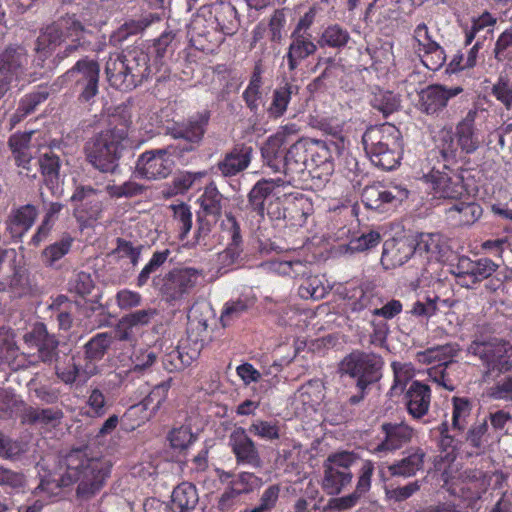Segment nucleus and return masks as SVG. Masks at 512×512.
I'll return each mask as SVG.
<instances>
[{"label":"nucleus","mask_w":512,"mask_h":512,"mask_svg":"<svg viewBox=\"0 0 512 512\" xmlns=\"http://www.w3.org/2000/svg\"><path fill=\"white\" fill-rule=\"evenodd\" d=\"M65 472L55 480L56 487H68L78 483L77 496L90 499L104 485L110 474V464L95 458H88L84 450H71L63 459Z\"/></svg>","instance_id":"obj_1"},{"label":"nucleus","mask_w":512,"mask_h":512,"mask_svg":"<svg viewBox=\"0 0 512 512\" xmlns=\"http://www.w3.org/2000/svg\"><path fill=\"white\" fill-rule=\"evenodd\" d=\"M362 144L375 166L390 171L400 164L404 144L395 125L384 123L368 127L362 136Z\"/></svg>","instance_id":"obj_2"},{"label":"nucleus","mask_w":512,"mask_h":512,"mask_svg":"<svg viewBox=\"0 0 512 512\" xmlns=\"http://www.w3.org/2000/svg\"><path fill=\"white\" fill-rule=\"evenodd\" d=\"M477 115L476 108L470 109L456 124L455 130L452 125H445L437 132L434 137L435 148L445 162H456L459 151L472 154L479 148L480 141L475 128Z\"/></svg>","instance_id":"obj_3"},{"label":"nucleus","mask_w":512,"mask_h":512,"mask_svg":"<svg viewBox=\"0 0 512 512\" xmlns=\"http://www.w3.org/2000/svg\"><path fill=\"white\" fill-rule=\"evenodd\" d=\"M127 144L124 128L114 126L102 130L86 141V160L101 173L113 174L119 167V160Z\"/></svg>","instance_id":"obj_4"},{"label":"nucleus","mask_w":512,"mask_h":512,"mask_svg":"<svg viewBox=\"0 0 512 512\" xmlns=\"http://www.w3.org/2000/svg\"><path fill=\"white\" fill-rule=\"evenodd\" d=\"M105 73L112 87L132 90L149 75L148 55L139 50L110 55Z\"/></svg>","instance_id":"obj_5"},{"label":"nucleus","mask_w":512,"mask_h":512,"mask_svg":"<svg viewBox=\"0 0 512 512\" xmlns=\"http://www.w3.org/2000/svg\"><path fill=\"white\" fill-rule=\"evenodd\" d=\"M466 351L480 360L484 377L497 378L512 371V344L506 340L475 336Z\"/></svg>","instance_id":"obj_6"},{"label":"nucleus","mask_w":512,"mask_h":512,"mask_svg":"<svg viewBox=\"0 0 512 512\" xmlns=\"http://www.w3.org/2000/svg\"><path fill=\"white\" fill-rule=\"evenodd\" d=\"M209 111H203L190 116L181 122H172L165 126V134L177 141L162 148V158H182L186 153L192 152L202 141L209 123Z\"/></svg>","instance_id":"obj_7"},{"label":"nucleus","mask_w":512,"mask_h":512,"mask_svg":"<svg viewBox=\"0 0 512 512\" xmlns=\"http://www.w3.org/2000/svg\"><path fill=\"white\" fill-rule=\"evenodd\" d=\"M84 31L82 23L76 19H63L47 26L37 37L30 71L38 73L43 64L66 42L69 35L79 36Z\"/></svg>","instance_id":"obj_8"},{"label":"nucleus","mask_w":512,"mask_h":512,"mask_svg":"<svg viewBox=\"0 0 512 512\" xmlns=\"http://www.w3.org/2000/svg\"><path fill=\"white\" fill-rule=\"evenodd\" d=\"M453 162L437 160L431 169L423 175L424 183L434 198L459 200L468 194L461 171L451 167Z\"/></svg>","instance_id":"obj_9"},{"label":"nucleus","mask_w":512,"mask_h":512,"mask_svg":"<svg viewBox=\"0 0 512 512\" xmlns=\"http://www.w3.org/2000/svg\"><path fill=\"white\" fill-rule=\"evenodd\" d=\"M383 360L375 353L352 351L340 364V370L356 379L357 389H367L382 377Z\"/></svg>","instance_id":"obj_10"},{"label":"nucleus","mask_w":512,"mask_h":512,"mask_svg":"<svg viewBox=\"0 0 512 512\" xmlns=\"http://www.w3.org/2000/svg\"><path fill=\"white\" fill-rule=\"evenodd\" d=\"M416 436V430L405 421H385L379 426L376 441L368 444V451L383 458L410 444Z\"/></svg>","instance_id":"obj_11"},{"label":"nucleus","mask_w":512,"mask_h":512,"mask_svg":"<svg viewBox=\"0 0 512 512\" xmlns=\"http://www.w3.org/2000/svg\"><path fill=\"white\" fill-rule=\"evenodd\" d=\"M29 54L19 44L8 45L0 53V99L12 88L14 82L27 80Z\"/></svg>","instance_id":"obj_12"},{"label":"nucleus","mask_w":512,"mask_h":512,"mask_svg":"<svg viewBox=\"0 0 512 512\" xmlns=\"http://www.w3.org/2000/svg\"><path fill=\"white\" fill-rule=\"evenodd\" d=\"M63 77L74 81L80 103L91 102L99 92L100 65L87 56L77 60Z\"/></svg>","instance_id":"obj_13"},{"label":"nucleus","mask_w":512,"mask_h":512,"mask_svg":"<svg viewBox=\"0 0 512 512\" xmlns=\"http://www.w3.org/2000/svg\"><path fill=\"white\" fill-rule=\"evenodd\" d=\"M198 272L193 268L174 269L162 279V300L170 307L168 314L172 316L180 311L182 299L194 287Z\"/></svg>","instance_id":"obj_14"},{"label":"nucleus","mask_w":512,"mask_h":512,"mask_svg":"<svg viewBox=\"0 0 512 512\" xmlns=\"http://www.w3.org/2000/svg\"><path fill=\"white\" fill-rule=\"evenodd\" d=\"M344 147L339 143L308 138V173L313 178L327 181L335 170V157Z\"/></svg>","instance_id":"obj_15"},{"label":"nucleus","mask_w":512,"mask_h":512,"mask_svg":"<svg viewBox=\"0 0 512 512\" xmlns=\"http://www.w3.org/2000/svg\"><path fill=\"white\" fill-rule=\"evenodd\" d=\"M353 452L343 451L330 455L325 462L323 479L324 490L331 495L338 494L351 483V466L356 461Z\"/></svg>","instance_id":"obj_16"},{"label":"nucleus","mask_w":512,"mask_h":512,"mask_svg":"<svg viewBox=\"0 0 512 512\" xmlns=\"http://www.w3.org/2000/svg\"><path fill=\"white\" fill-rule=\"evenodd\" d=\"M409 196L405 187L397 184H384L381 182L366 186L362 192L363 204L371 210L380 213L396 208Z\"/></svg>","instance_id":"obj_17"},{"label":"nucleus","mask_w":512,"mask_h":512,"mask_svg":"<svg viewBox=\"0 0 512 512\" xmlns=\"http://www.w3.org/2000/svg\"><path fill=\"white\" fill-rule=\"evenodd\" d=\"M207 7L202 6L197 15L191 21L188 34L193 47L203 52H213L224 41L222 33L212 22V18H206Z\"/></svg>","instance_id":"obj_18"},{"label":"nucleus","mask_w":512,"mask_h":512,"mask_svg":"<svg viewBox=\"0 0 512 512\" xmlns=\"http://www.w3.org/2000/svg\"><path fill=\"white\" fill-rule=\"evenodd\" d=\"M413 39L417 43L416 52L421 57L423 65L431 71L442 68L446 62L445 50L432 38L425 23L415 27Z\"/></svg>","instance_id":"obj_19"},{"label":"nucleus","mask_w":512,"mask_h":512,"mask_svg":"<svg viewBox=\"0 0 512 512\" xmlns=\"http://www.w3.org/2000/svg\"><path fill=\"white\" fill-rule=\"evenodd\" d=\"M23 341L30 347L37 349V355L44 364H52L59 358V340L48 332L42 322L35 323L31 330L23 335Z\"/></svg>","instance_id":"obj_20"},{"label":"nucleus","mask_w":512,"mask_h":512,"mask_svg":"<svg viewBox=\"0 0 512 512\" xmlns=\"http://www.w3.org/2000/svg\"><path fill=\"white\" fill-rule=\"evenodd\" d=\"M340 295L345 301L346 308L351 313L368 311L372 314L379 297L375 288L365 282L346 283L342 288Z\"/></svg>","instance_id":"obj_21"},{"label":"nucleus","mask_w":512,"mask_h":512,"mask_svg":"<svg viewBox=\"0 0 512 512\" xmlns=\"http://www.w3.org/2000/svg\"><path fill=\"white\" fill-rule=\"evenodd\" d=\"M462 92L461 86L430 84L419 92V109L427 115H439L447 107L449 100Z\"/></svg>","instance_id":"obj_22"},{"label":"nucleus","mask_w":512,"mask_h":512,"mask_svg":"<svg viewBox=\"0 0 512 512\" xmlns=\"http://www.w3.org/2000/svg\"><path fill=\"white\" fill-rule=\"evenodd\" d=\"M112 345V334L107 332L97 333L90 338L83 346L82 374L90 378L97 375L100 369L97 365Z\"/></svg>","instance_id":"obj_23"},{"label":"nucleus","mask_w":512,"mask_h":512,"mask_svg":"<svg viewBox=\"0 0 512 512\" xmlns=\"http://www.w3.org/2000/svg\"><path fill=\"white\" fill-rule=\"evenodd\" d=\"M305 171H308V138H301L290 144L286 154L285 164L281 171L288 177V180H285V185L300 180Z\"/></svg>","instance_id":"obj_24"},{"label":"nucleus","mask_w":512,"mask_h":512,"mask_svg":"<svg viewBox=\"0 0 512 512\" xmlns=\"http://www.w3.org/2000/svg\"><path fill=\"white\" fill-rule=\"evenodd\" d=\"M253 148L239 143L226 152L216 167L223 177H233L246 170L252 160Z\"/></svg>","instance_id":"obj_25"},{"label":"nucleus","mask_w":512,"mask_h":512,"mask_svg":"<svg viewBox=\"0 0 512 512\" xmlns=\"http://www.w3.org/2000/svg\"><path fill=\"white\" fill-rule=\"evenodd\" d=\"M317 44L314 42L312 35H304L291 32L290 42L283 60L287 62L289 72L297 70L299 65L314 55L317 51Z\"/></svg>","instance_id":"obj_26"},{"label":"nucleus","mask_w":512,"mask_h":512,"mask_svg":"<svg viewBox=\"0 0 512 512\" xmlns=\"http://www.w3.org/2000/svg\"><path fill=\"white\" fill-rule=\"evenodd\" d=\"M206 7V5H204ZM207 14L212 18V22L219 32L225 38L226 35H234L240 26V20L236 8L229 2H216L207 5Z\"/></svg>","instance_id":"obj_27"},{"label":"nucleus","mask_w":512,"mask_h":512,"mask_svg":"<svg viewBox=\"0 0 512 512\" xmlns=\"http://www.w3.org/2000/svg\"><path fill=\"white\" fill-rule=\"evenodd\" d=\"M445 218L454 227L471 226L483 215L482 206L475 201L455 200V203L445 208Z\"/></svg>","instance_id":"obj_28"},{"label":"nucleus","mask_w":512,"mask_h":512,"mask_svg":"<svg viewBox=\"0 0 512 512\" xmlns=\"http://www.w3.org/2000/svg\"><path fill=\"white\" fill-rule=\"evenodd\" d=\"M230 446L238 464H248L254 468L261 467V458L255 443L243 428L231 433Z\"/></svg>","instance_id":"obj_29"},{"label":"nucleus","mask_w":512,"mask_h":512,"mask_svg":"<svg viewBox=\"0 0 512 512\" xmlns=\"http://www.w3.org/2000/svg\"><path fill=\"white\" fill-rule=\"evenodd\" d=\"M197 342L191 346L189 340L181 341L177 347L167 352L162 357V366L169 372L181 371L190 366L200 355Z\"/></svg>","instance_id":"obj_30"},{"label":"nucleus","mask_w":512,"mask_h":512,"mask_svg":"<svg viewBox=\"0 0 512 512\" xmlns=\"http://www.w3.org/2000/svg\"><path fill=\"white\" fill-rule=\"evenodd\" d=\"M82 47L80 39L77 37L70 44L62 46L56 51L50 58L43 64L42 69H38L36 72H27L28 82H35L41 78L49 76L54 70L59 67L66 66L70 59L75 58L76 53Z\"/></svg>","instance_id":"obj_31"},{"label":"nucleus","mask_w":512,"mask_h":512,"mask_svg":"<svg viewBox=\"0 0 512 512\" xmlns=\"http://www.w3.org/2000/svg\"><path fill=\"white\" fill-rule=\"evenodd\" d=\"M64 413L60 408H40L24 403L21 422L29 426L57 427L61 424Z\"/></svg>","instance_id":"obj_32"},{"label":"nucleus","mask_w":512,"mask_h":512,"mask_svg":"<svg viewBox=\"0 0 512 512\" xmlns=\"http://www.w3.org/2000/svg\"><path fill=\"white\" fill-rule=\"evenodd\" d=\"M406 408L413 419H421L428 413L431 402V389L427 384L413 381L406 395Z\"/></svg>","instance_id":"obj_33"},{"label":"nucleus","mask_w":512,"mask_h":512,"mask_svg":"<svg viewBox=\"0 0 512 512\" xmlns=\"http://www.w3.org/2000/svg\"><path fill=\"white\" fill-rule=\"evenodd\" d=\"M426 453L419 447H411L406 456L388 466V472L393 477L409 478L423 470Z\"/></svg>","instance_id":"obj_34"},{"label":"nucleus","mask_w":512,"mask_h":512,"mask_svg":"<svg viewBox=\"0 0 512 512\" xmlns=\"http://www.w3.org/2000/svg\"><path fill=\"white\" fill-rule=\"evenodd\" d=\"M285 186V180L282 178L277 179H261L253 186L248 194V205L252 212L263 218L265 215V202L266 199L276 194V189Z\"/></svg>","instance_id":"obj_35"},{"label":"nucleus","mask_w":512,"mask_h":512,"mask_svg":"<svg viewBox=\"0 0 512 512\" xmlns=\"http://www.w3.org/2000/svg\"><path fill=\"white\" fill-rule=\"evenodd\" d=\"M300 87L290 81L279 84L272 92L271 102L266 108L270 119L277 120L285 115L293 96L299 94Z\"/></svg>","instance_id":"obj_36"},{"label":"nucleus","mask_w":512,"mask_h":512,"mask_svg":"<svg viewBox=\"0 0 512 512\" xmlns=\"http://www.w3.org/2000/svg\"><path fill=\"white\" fill-rule=\"evenodd\" d=\"M70 201L75 205L76 210L85 213L88 219L96 220L102 212L98 191L91 186H77Z\"/></svg>","instance_id":"obj_37"},{"label":"nucleus","mask_w":512,"mask_h":512,"mask_svg":"<svg viewBox=\"0 0 512 512\" xmlns=\"http://www.w3.org/2000/svg\"><path fill=\"white\" fill-rule=\"evenodd\" d=\"M310 204L302 193H284V221L292 227H301L306 223Z\"/></svg>","instance_id":"obj_38"},{"label":"nucleus","mask_w":512,"mask_h":512,"mask_svg":"<svg viewBox=\"0 0 512 512\" xmlns=\"http://www.w3.org/2000/svg\"><path fill=\"white\" fill-rule=\"evenodd\" d=\"M289 146L290 144H286L281 138L270 135L261 147L263 163L273 172L280 173L283 170Z\"/></svg>","instance_id":"obj_39"},{"label":"nucleus","mask_w":512,"mask_h":512,"mask_svg":"<svg viewBox=\"0 0 512 512\" xmlns=\"http://www.w3.org/2000/svg\"><path fill=\"white\" fill-rule=\"evenodd\" d=\"M199 501L197 489L190 482H182L176 486L167 504V512H192Z\"/></svg>","instance_id":"obj_40"},{"label":"nucleus","mask_w":512,"mask_h":512,"mask_svg":"<svg viewBox=\"0 0 512 512\" xmlns=\"http://www.w3.org/2000/svg\"><path fill=\"white\" fill-rule=\"evenodd\" d=\"M198 202L203 216L211 218V221L216 223L222 215L227 199L220 193L216 184L210 182L205 187Z\"/></svg>","instance_id":"obj_41"},{"label":"nucleus","mask_w":512,"mask_h":512,"mask_svg":"<svg viewBox=\"0 0 512 512\" xmlns=\"http://www.w3.org/2000/svg\"><path fill=\"white\" fill-rule=\"evenodd\" d=\"M412 256H414L413 245L405 240L385 241L381 262L387 268L398 267L405 264Z\"/></svg>","instance_id":"obj_42"},{"label":"nucleus","mask_w":512,"mask_h":512,"mask_svg":"<svg viewBox=\"0 0 512 512\" xmlns=\"http://www.w3.org/2000/svg\"><path fill=\"white\" fill-rule=\"evenodd\" d=\"M49 95V89L42 86L24 95L20 99L18 107L11 117V123L14 125L20 122L26 116L34 113L37 107L48 99Z\"/></svg>","instance_id":"obj_43"},{"label":"nucleus","mask_w":512,"mask_h":512,"mask_svg":"<svg viewBox=\"0 0 512 512\" xmlns=\"http://www.w3.org/2000/svg\"><path fill=\"white\" fill-rule=\"evenodd\" d=\"M221 232L222 238L227 240L226 253L229 254L231 258L239 257L243 242L241 228L238 221L231 213H227L225 218L221 221Z\"/></svg>","instance_id":"obj_44"},{"label":"nucleus","mask_w":512,"mask_h":512,"mask_svg":"<svg viewBox=\"0 0 512 512\" xmlns=\"http://www.w3.org/2000/svg\"><path fill=\"white\" fill-rule=\"evenodd\" d=\"M21 355L14 331L11 328L0 327V361L8 364L13 370L20 368L18 357Z\"/></svg>","instance_id":"obj_45"},{"label":"nucleus","mask_w":512,"mask_h":512,"mask_svg":"<svg viewBox=\"0 0 512 512\" xmlns=\"http://www.w3.org/2000/svg\"><path fill=\"white\" fill-rule=\"evenodd\" d=\"M38 216L37 208L32 204H26L16 209L10 216L11 233L22 237L35 223Z\"/></svg>","instance_id":"obj_46"},{"label":"nucleus","mask_w":512,"mask_h":512,"mask_svg":"<svg viewBox=\"0 0 512 512\" xmlns=\"http://www.w3.org/2000/svg\"><path fill=\"white\" fill-rule=\"evenodd\" d=\"M310 124L313 128L333 137L334 141L330 143H339V146H345V137L343 135L344 121L337 117L315 116L311 118Z\"/></svg>","instance_id":"obj_47"},{"label":"nucleus","mask_w":512,"mask_h":512,"mask_svg":"<svg viewBox=\"0 0 512 512\" xmlns=\"http://www.w3.org/2000/svg\"><path fill=\"white\" fill-rule=\"evenodd\" d=\"M41 174L44 177L46 186L50 189L58 185L59 171L61 167L60 157L52 150L42 153L38 159Z\"/></svg>","instance_id":"obj_48"},{"label":"nucleus","mask_w":512,"mask_h":512,"mask_svg":"<svg viewBox=\"0 0 512 512\" xmlns=\"http://www.w3.org/2000/svg\"><path fill=\"white\" fill-rule=\"evenodd\" d=\"M271 268L284 276L306 279L312 275V264L299 259L275 260L270 263Z\"/></svg>","instance_id":"obj_49"},{"label":"nucleus","mask_w":512,"mask_h":512,"mask_svg":"<svg viewBox=\"0 0 512 512\" xmlns=\"http://www.w3.org/2000/svg\"><path fill=\"white\" fill-rule=\"evenodd\" d=\"M73 238L64 234L61 239L47 246L41 253L42 262L46 267L57 268V263L71 249Z\"/></svg>","instance_id":"obj_50"},{"label":"nucleus","mask_w":512,"mask_h":512,"mask_svg":"<svg viewBox=\"0 0 512 512\" xmlns=\"http://www.w3.org/2000/svg\"><path fill=\"white\" fill-rule=\"evenodd\" d=\"M349 31L340 24L328 25L318 40L320 47H330L334 49L344 48L350 40Z\"/></svg>","instance_id":"obj_51"},{"label":"nucleus","mask_w":512,"mask_h":512,"mask_svg":"<svg viewBox=\"0 0 512 512\" xmlns=\"http://www.w3.org/2000/svg\"><path fill=\"white\" fill-rule=\"evenodd\" d=\"M160 149L142 153L136 163V172L142 178L155 180L160 175Z\"/></svg>","instance_id":"obj_52"},{"label":"nucleus","mask_w":512,"mask_h":512,"mask_svg":"<svg viewBox=\"0 0 512 512\" xmlns=\"http://www.w3.org/2000/svg\"><path fill=\"white\" fill-rule=\"evenodd\" d=\"M206 175V171L180 173L173 178L172 183L167 185V188L162 189V196L170 198L183 194L192 187L195 181L202 179Z\"/></svg>","instance_id":"obj_53"},{"label":"nucleus","mask_w":512,"mask_h":512,"mask_svg":"<svg viewBox=\"0 0 512 512\" xmlns=\"http://www.w3.org/2000/svg\"><path fill=\"white\" fill-rule=\"evenodd\" d=\"M371 106L384 117H388L400 107V98L392 91L376 89L371 98Z\"/></svg>","instance_id":"obj_54"},{"label":"nucleus","mask_w":512,"mask_h":512,"mask_svg":"<svg viewBox=\"0 0 512 512\" xmlns=\"http://www.w3.org/2000/svg\"><path fill=\"white\" fill-rule=\"evenodd\" d=\"M254 305L255 299L249 297H240L237 300L228 301L225 303L221 313L220 320L222 325H230L231 321L241 317Z\"/></svg>","instance_id":"obj_55"},{"label":"nucleus","mask_w":512,"mask_h":512,"mask_svg":"<svg viewBox=\"0 0 512 512\" xmlns=\"http://www.w3.org/2000/svg\"><path fill=\"white\" fill-rule=\"evenodd\" d=\"M452 428L463 432L472 411V401L467 397H452Z\"/></svg>","instance_id":"obj_56"},{"label":"nucleus","mask_w":512,"mask_h":512,"mask_svg":"<svg viewBox=\"0 0 512 512\" xmlns=\"http://www.w3.org/2000/svg\"><path fill=\"white\" fill-rule=\"evenodd\" d=\"M262 484V479L254 473L240 472L229 481L227 486L241 496L252 493L254 490L260 488Z\"/></svg>","instance_id":"obj_57"},{"label":"nucleus","mask_w":512,"mask_h":512,"mask_svg":"<svg viewBox=\"0 0 512 512\" xmlns=\"http://www.w3.org/2000/svg\"><path fill=\"white\" fill-rule=\"evenodd\" d=\"M415 255H426L428 260L437 257L441 250L440 235L434 233H421L413 246Z\"/></svg>","instance_id":"obj_58"},{"label":"nucleus","mask_w":512,"mask_h":512,"mask_svg":"<svg viewBox=\"0 0 512 512\" xmlns=\"http://www.w3.org/2000/svg\"><path fill=\"white\" fill-rule=\"evenodd\" d=\"M491 95L507 110H512V80L500 74L491 87Z\"/></svg>","instance_id":"obj_59"},{"label":"nucleus","mask_w":512,"mask_h":512,"mask_svg":"<svg viewBox=\"0 0 512 512\" xmlns=\"http://www.w3.org/2000/svg\"><path fill=\"white\" fill-rule=\"evenodd\" d=\"M170 208L173 212L172 223L178 229L179 236L184 238L192 227V213L190 207L181 202L179 204H171Z\"/></svg>","instance_id":"obj_60"},{"label":"nucleus","mask_w":512,"mask_h":512,"mask_svg":"<svg viewBox=\"0 0 512 512\" xmlns=\"http://www.w3.org/2000/svg\"><path fill=\"white\" fill-rule=\"evenodd\" d=\"M499 265L496 264L490 258H480L473 261L472 272L468 278L469 288H472L475 284L488 279L496 270Z\"/></svg>","instance_id":"obj_61"},{"label":"nucleus","mask_w":512,"mask_h":512,"mask_svg":"<svg viewBox=\"0 0 512 512\" xmlns=\"http://www.w3.org/2000/svg\"><path fill=\"white\" fill-rule=\"evenodd\" d=\"M24 406V401L11 390L0 389V419L8 420Z\"/></svg>","instance_id":"obj_62"},{"label":"nucleus","mask_w":512,"mask_h":512,"mask_svg":"<svg viewBox=\"0 0 512 512\" xmlns=\"http://www.w3.org/2000/svg\"><path fill=\"white\" fill-rule=\"evenodd\" d=\"M438 302L439 297L436 295L433 297L425 296L416 300L407 313L418 319H429L436 315L438 311Z\"/></svg>","instance_id":"obj_63"},{"label":"nucleus","mask_w":512,"mask_h":512,"mask_svg":"<svg viewBox=\"0 0 512 512\" xmlns=\"http://www.w3.org/2000/svg\"><path fill=\"white\" fill-rule=\"evenodd\" d=\"M493 53L498 62L512 61V27L504 30L498 36Z\"/></svg>","instance_id":"obj_64"}]
</instances>
